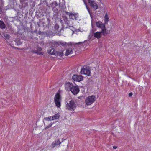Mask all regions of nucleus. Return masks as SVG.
<instances>
[{
	"instance_id": "obj_1",
	"label": "nucleus",
	"mask_w": 151,
	"mask_h": 151,
	"mask_svg": "<svg viewBox=\"0 0 151 151\" xmlns=\"http://www.w3.org/2000/svg\"><path fill=\"white\" fill-rule=\"evenodd\" d=\"M105 23L104 24L100 21L96 22V25L97 27L101 28L103 32V35H105L108 33V32L106 31Z\"/></svg>"
},
{
	"instance_id": "obj_2",
	"label": "nucleus",
	"mask_w": 151,
	"mask_h": 151,
	"mask_svg": "<svg viewBox=\"0 0 151 151\" xmlns=\"http://www.w3.org/2000/svg\"><path fill=\"white\" fill-rule=\"evenodd\" d=\"M48 53L51 55H55L56 56H63V50L55 51L53 48H50L48 50Z\"/></svg>"
},
{
	"instance_id": "obj_3",
	"label": "nucleus",
	"mask_w": 151,
	"mask_h": 151,
	"mask_svg": "<svg viewBox=\"0 0 151 151\" xmlns=\"http://www.w3.org/2000/svg\"><path fill=\"white\" fill-rule=\"evenodd\" d=\"M76 107V105L74 101L72 100L69 101V103H67L66 105V109L69 110L74 111Z\"/></svg>"
},
{
	"instance_id": "obj_4",
	"label": "nucleus",
	"mask_w": 151,
	"mask_h": 151,
	"mask_svg": "<svg viewBox=\"0 0 151 151\" xmlns=\"http://www.w3.org/2000/svg\"><path fill=\"white\" fill-rule=\"evenodd\" d=\"M95 96L92 95L87 97L86 99L85 102L87 105H90L93 104L95 101Z\"/></svg>"
},
{
	"instance_id": "obj_5",
	"label": "nucleus",
	"mask_w": 151,
	"mask_h": 151,
	"mask_svg": "<svg viewBox=\"0 0 151 151\" xmlns=\"http://www.w3.org/2000/svg\"><path fill=\"white\" fill-rule=\"evenodd\" d=\"M91 69L89 66H83L81 69V74L87 75L90 76L91 73Z\"/></svg>"
},
{
	"instance_id": "obj_6",
	"label": "nucleus",
	"mask_w": 151,
	"mask_h": 151,
	"mask_svg": "<svg viewBox=\"0 0 151 151\" xmlns=\"http://www.w3.org/2000/svg\"><path fill=\"white\" fill-rule=\"evenodd\" d=\"M83 76L81 75L74 74L72 77V79L74 81L80 82L83 80Z\"/></svg>"
},
{
	"instance_id": "obj_7",
	"label": "nucleus",
	"mask_w": 151,
	"mask_h": 151,
	"mask_svg": "<svg viewBox=\"0 0 151 151\" xmlns=\"http://www.w3.org/2000/svg\"><path fill=\"white\" fill-rule=\"evenodd\" d=\"M88 3L90 6L95 10H96L98 9L97 5L94 1L91 0H88Z\"/></svg>"
},
{
	"instance_id": "obj_8",
	"label": "nucleus",
	"mask_w": 151,
	"mask_h": 151,
	"mask_svg": "<svg viewBox=\"0 0 151 151\" xmlns=\"http://www.w3.org/2000/svg\"><path fill=\"white\" fill-rule=\"evenodd\" d=\"M54 45L56 47L59 46L60 45H61L62 46L64 47H67V46H68V44L65 42H54Z\"/></svg>"
},
{
	"instance_id": "obj_9",
	"label": "nucleus",
	"mask_w": 151,
	"mask_h": 151,
	"mask_svg": "<svg viewBox=\"0 0 151 151\" xmlns=\"http://www.w3.org/2000/svg\"><path fill=\"white\" fill-rule=\"evenodd\" d=\"M70 91L74 95H76L78 93L80 90L77 86H74L73 85V87L71 88Z\"/></svg>"
},
{
	"instance_id": "obj_10",
	"label": "nucleus",
	"mask_w": 151,
	"mask_h": 151,
	"mask_svg": "<svg viewBox=\"0 0 151 151\" xmlns=\"http://www.w3.org/2000/svg\"><path fill=\"white\" fill-rule=\"evenodd\" d=\"M20 4L22 5V11H23L25 8L28 6V0H19Z\"/></svg>"
},
{
	"instance_id": "obj_11",
	"label": "nucleus",
	"mask_w": 151,
	"mask_h": 151,
	"mask_svg": "<svg viewBox=\"0 0 151 151\" xmlns=\"http://www.w3.org/2000/svg\"><path fill=\"white\" fill-rule=\"evenodd\" d=\"M73 85L70 82H66L65 85V89L66 90H70L71 88L73 87Z\"/></svg>"
},
{
	"instance_id": "obj_12",
	"label": "nucleus",
	"mask_w": 151,
	"mask_h": 151,
	"mask_svg": "<svg viewBox=\"0 0 151 151\" xmlns=\"http://www.w3.org/2000/svg\"><path fill=\"white\" fill-rule=\"evenodd\" d=\"M61 101V96L60 94V92L58 91L54 98V101Z\"/></svg>"
},
{
	"instance_id": "obj_13",
	"label": "nucleus",
	"mask_w": 151,
	"mask_h": 151,
	"mask_svg": "<svg viewBox=\"0 0 151 151\" xmlns=\"http://www.w3.org/2000/svg\"><path fill=\"white\" fill-rule=\"evenodd\" d=\"M14 42H15V45H19L22 44V41H21L20 38H15L14 40Z\"/></svg>"
},
{
	"instance_id": "obj_14",
	"label": "nucleus",
	"mask_w": 151,
	"mask_h": 151,
	"mask_svg": "<svg viewBox=\"0 0 151 151\" xmlns=\"http://www.w3.org/2000/svg\"><path fill=\"white\" fill-rule=\"evenodd\" d=\"M102 34H103L102 31L97 32L94 33V36L95 37L99 39L101 37Z\"/></svg>"
},
{
	"instance_id": "obj_15",
	"label": "nucleus",
	"mask_w": 151,
	"mask_h": 151,
	"mask_svg": "<svg viewBox=\"0 0 151 151\" xmlns=\"http://www.w3.org/2000/svg\"><path fill=\"white\" fill-rule=\"evenodd\" d=\"M65 12L67 14H69L70 17H71L70 18L71 19L73 20H74V19H75L76 20H77V17H76L75 15H74L73 13H69L68 12Z\"/></svg>"
},
{
	"instance_id": "obj_16",
	"label": "nucleus",
	"mask_w": 151,
	"mask_h": 151,
	"mask_svg": "<svg viewBox=\"0 0 151 151\" xmlns=\"http://www.w3.org/2000/svg\"><path fill=\"white\" fill-rule=\"evenodd\" d=\"M61 143V142L59 141V140H57L54 141L52 143V145L53 148H54L56 146L60 145Z\"/></svg>"
},
{
	"instance_id": "obj_17",
	"label": "nucleus",
	"mask_w": 151,
	"mask_h": 151,
	"mask_svg": "<svg viewBox=\"0 0 151 151\" xmlns=\"http://www.w3.org/2000/svg\"><path fill=\"white\" fill-rule=\"evenodd\" d=\"M86 0H83V1L84 2V4H85L86 7V8L90 15V16L91 18H92L93 17V16L92 15V11H90V9L88 7L87 4V2L86 1Z\"/></svg>"
},
{
	"instance_id": "obj_18",
	"label": "nucleus",
	"mask_w": 151,
	"mask_h": 151,
	"mask_svg": "<svg viewBox=\"0 0 151 151\" xmlns=\"http://www.w3.org/2000/svg\"><path fill=\"white\" fill-rule=\"evenodd\" d=\"M1 36L4 39L9 40L10 37L9 34L5 33H2Z\"/></svg>"
},
{
	"instance_id": "obj_19",
	"label": "nucleus",
	"mask_w": 151,
	"mask_h": 151,
	"mask_svg": "<svg viewBox=\"0 0 151 151\" xmlns=\"http://www.w3.org/2000/svg\"><path fill=\"white\" fill-rule=\"evenodd\" d=\"M29 31L27 32V36L29 38L33 39L34 37L33 32L32 31H30V30L29 29Z\"/></svg>"
},
{
	"instance_id": "obj_20",
	"label": "nucleus",
	"mask_w": 151,
	"mask_h": 151,
	"mask_svg": "<svg viewBox=\"0 0 151 151\" xmlns=\"http://www.w3.org/2000/svg\"><path fill=\"white\" fill-rule=\"evenodd\" d=\"M51 6L53 8V9L55 10L56 7L58 6V4L56 1L52 2L50 4Z\"/></svg>"
},
{
	"instance_id": "obj_21",
	"label": "nucleus",
	"mask_w": 151,
	"mask_h": 151,
	"mask_svg": "<svg viewBox=\"0 0 151 151\" xmlns=\"http://www.w3.org/2000/svg\"><path fill=\"white\" fill-rule=\"evenodd\" d=\"M52 120H53L55 119H57L59 118L60 116V115L59 113L55 114L54 115L51 116Z\"/></svg>"
},
{
	"instance_id": "obj_22",
	"label": "nucleus",
	"mask_w": 151,
	"mask_h": 151,
	"mask_svg": "<svg viewBox=\"0 0 151 151\" xmlns=\"http://www.w3.org/2000/svg\"><path fill=\"white\" fill-rule=\"evenodd\" d=\"M5 28L6 25L4 22L3 21L0 20V28L2 29H4Z\"/></svg>"
},
{
	"instance_id": "obj_23",
	"label": "nucleus",
	"mask_w": 151,
	"mask_h": 151,
	"mask_svg": "<svg viewBox=\"0 0 151 151\" xmlns=\"http://www.w3.org/2000/svg\"><path fill=\"white\" fill-rule=\"evenodd\" d=\"M73 53V50L72 48L68 49H67L65 55L68 56L69 54Z\"/></svg>"
},
{
	"instance_id": "obj_24",
	"label": "nucleus",
	"mask_w": 151,
	"mask_h": 151,
	"mask_svg": "<svg viewBox=\"0 0 151 151\" xmlns=\"http://www.w3.org/2000/svg\"><path fill=\"white\" fill-rule=\"evenodd\" d=\"M104 23L106 24H107L109 20V17L107 13L105 14L104 16Z\"/></svg>"
},
{
	"instance_id": "obj_25",
	"label": "nucleus",
	"mask_w": 151,
	"mask_h": 151,
	"mask_svg": "<svg viewBox=\"0 0 151 151\" xmlns=\"http://www.w3.org/2000/svg\"><path fill=\"white\" fill-rule=\"evenodd\" d=\"M24 29H19L17 32V33L19 35V36H22L23 35V33H24Z\"/></svg>"
},
{
	"instance_id": "obj_26",
	"label": "nucleus",
	"mask_w": 151,
	"mask_h": 151,
	"mask_svg": "<svg viewBox=\"0 0 151 151\" xmlns=\"http://www.w3.org/2000/svg\"><path fill=\"white\" fill-rule=\"evenodd\" d=\"M54 101L55 103L56 106L58 108L60 107L61 106V103L60 101Z\"/></svg>"
},
{
	"instance_id": "obj_27",
	"label": "nucleus",
	"mask_w": 151,
	"mask_h": 151,
	"mask_svg": "<svg viewBox=\"0 0 151 151\" xmlns=\"http://www.w3.org/2000/svg\"><path fill=\"white\" fill-rule=\"evenodd\" d=\"M48 24H46L45 26L49 27L51 26V23L52 22H50V19L48 18L47 19Z\"/></svg>"
},
{
	"instance_id": "obj_28",
	"label": "nucleus",
	"mask_w": 151,
	"mask_h": 151,
	"mask_svg": "<svg viewBox=\"0 0 151 151\" xmlns=\"http://www.w3.org/2000/svg\"><path fill=\"white\" fill-rule=\"evenodd\" d=\"M65 22L67 25V27H66V28H70V27H72V26L69 25V24H70V21L68 20V19Z\"/></svg>"
},
{
	"instance_id": "obj_29",
	"label": "nucleus",
	"mask_w": 151,
	"mask_h": 151,
	"mask_svg": "<svg viewBox=\"0 0 151 151\" xmlns=\"http://www.w3.org/2000/svg\"><path fill=\"white\" fill-rule=\"evenodd\" d=\"M7 27L8 28L9 30L11 32L13 31V28H12L11 25L9 24H7Z\"/></svg>"
},
{
	"instance_id": "obj_30",
	"label": "nucleus",
	"mask_w": 151,
	"mask_h": 151,
	"mask_svg": "<svg viewBox=\"0 0 151 151\" xmlns=\"http://www.w3.org/2000/svg\"><path fill=\"white\" fill-rule=\"evenodd\" d=\"M5 12L4 9H3L0 6V14H2L3 15L5 14Z\"/></svg>"
},
{
	"instance_id": "obj_31",
	"label": "nucleus",
	"mask_w": 151,
	"mask_h": 151,
	"mask_svg": "<svg viewBox=\"0 0 151 151\" xmlns=\"http://www.w3.org/2000/svg\"><path fill=\"white\" fill-rule=\"evenodd\" d=\"M35 2L34 1H31L30 3V6L31 8L34 7L35 5Z\"/></svg>"
},
{
	"instance_id": "obj_32",
	"label": "nucleus",
	"mask_w": 151,
	"mask_h": 151,
	"mask_svg": "<svg viewBox=\"0 0 151 151\" xmlns=\"http://www.w3.org/2000/svg\"><path fill=\"white\" fill-rule=\"evenodd\" d=\"M33 53H35L37 54L40 55L41 54V52H38L37 50H34L32 51Z\"/></svg>"
},
{
	"instance_id": "obj_33",
	"label": "nucleus",
	"mask_w": 151,
	"mask_h": 151,
	"mask_svg": "<svg viewBox=\"0 0 151 151\" xmlns=\"http://www.w3.org/2000/svg\"><path fill=\"white\" fill-rule=\"evenodd\" d=\"M62 17L63 19V20L64 21V22H65L67 20H68V19L67 18V17L65 16H62Z\"/></svg>"
},
{
	"instance_id": "obj_34",
	"label": "nucleus",
	"mask_w": 151,
	"mask_h": 151,
	"mask_svg": "<svg viewBox=\"0 0 151 151\" xmlns=\"http://www.w3.org/2000/svg\"><path fill=\"white\" fill-rule=\"evenodd\" d=\"M44 119L46 121H48L52 120V116L44 118Z\"/></svg>"
},
{
	"instance_id": "obj_35",
	"label": "nucleus",
	"mask_w": 151,
	"mask_h": 151,
	"mask_svg": "<svg viewBox=\"0 0 151 151\" xmlns=\"http://www.w3.org/2000/svg\"><path fill=\"white\" fill-rule=\"evenodd\" d=\"M52 124V123H50L49 125L45 127V129L46 130L48 129V128L51 127Z\"/></svg>"
},
{
	"instance_id": "obj_36",
	"label": "nucleus",
	"mask_w": 151,
	"mask_h": 151,
	"mask_svg": "<svg viewBox=\"0 0 151 151\" xmlns=\"http://www.w3.org/2000/svg\"><path fill=\"white\" fill-rule=\"evenodd\" d=\"M54 28L56 30H58L59 28V26L58 24H56L54 26Z\"/></svg>"
},
{
	"instance_id": "obj_37",
	"label": "nucleus",
	"mask_w": 151,
	"mask_h": 151,
	"mask_svg": "<svg viewBox=\"0 0 151 151\" xmlns=\"http://www.w3.org/2000/svg\"><path fill=\"white\" fill-rule=\"evenodd\" d=\"M42 21L41 19H39V21L37 22V24L38 27L40 26V24H41V22H42Z\"/></svg>"
},
{
	"instance_id": "obj_38",
	"label": "nucleus",
	"mask_w": 151,
	"mask_h": 151,
	"mask_svg": "<svg viewBox=\"0 0 151 151\" xmlns=\"http://www.w3.org/2000/svg\"><path fill=\"white\" fill-rule=\"evenodd\" d=\"M37 48L38 51H41L42 50V49L40 47H39L38 46H37Z\"/></svg>"
},
{
	"instance_id": "obj_39",
	"label": "nucleus",
	"mask_w": 151,
	"mask_h": 151,
	"mask_svg": "<svg viewBox=\"0 0 151 151\" xmlns=\"http://www.w3.org/2000/svg\"><path fill=\"white\" fill-rule=\"evenodd\" d=\"M87 41H85L83 43H82L81 42H80L79 43H77L76 44L77 45H81L82 44V45H83L84 43H85L86 42H87Z\"/></svg>"
},
{
	"instance_id": "obj_40",
	"label": "nucleus",
	"mask_w": 151,
	"mask_h": 151,
	"mask_svg": "<svg viewBox=\"0 0 151 151\" xmlns=\"http://www.w3.org/2000/svg\"><path fill=\"white\" fill-rule=\"evenodd\" d=\"M37 34H39V35H42L43 34V33L41 31H39L37 32Z\"/></svg>"
},
{
	"instance_id": "obj_41",
	"label": "nucleus",
	"mask_w": 151,
	"mask_h": 151,
	"mask_svg": "<svg viewBox=\"0 0 151 151\" xmlns=\"http://www.w3.org/2000/svg\"><path fill=\"white\" fill-rule=\"evenodd\" d=\"M41 24H42L43 25V27H44L45 26V23L43 21H42V22H41Z\"/></svg>"
},
{
	"instance_id": "obj_42",
	"label": "nucleus",
	"mask_w": 151,
	"mask_h": 151,
	"mask_svg": "<svg viewBox=\"0 0 151 151\" xmlns=\"http://www.w3.org/2000/svg\"><path fill=\"white\" fill-rule=\"evenodd\" d=\"M133 95V93L132 92H130L129 94V97H131Z\"/></svg>"
},
{
	"instance_id": "obj_43",
	"label": "nucleus",
	"mask_w": 151,
	"mask_h": 151,
	"mask_svg": "<svg viewBox=\"0 0 151 151\" xmlns=\"http://www.w3.org/2000/svg\"><path fill=\"white\" fill-rule=\"evenodd\" d=\"M117 148V146H114L113 147V148L114 149H116Z\"/></svg>"
},
{
	"instance_id": "obj_44",
	"label": "nucleus",
	"mask_w": 151,
	"mask_h": 151,
	"mask_svg": "<svg viewBox=\"0 0 151 151\" xmlns=\"http://www.w3.org/2000/svg\"><path fill=\"white\" fill-rule=\"evenodd\" d=\"M33 32L35 33L36 34H37V30H34V31H33Z\"/></svg>"
},
{
	"instance_id": "obj_45",
	"label": "nucleus",
	"mask_w": 151,
	"mask_h": 151,
	"mask_svg": "<svg viewBox=\"0 0 151 151\" xmlns=\"http://www.w3.org/2000/svg\"><path fill=\"white\" fill-rule=\"evenodd\" d=\"M10 2H14V0H9Z\"/></svg>"
},
{
	"instance_id": "obj_46",
	"label": "nucleus",
	"mask_w": 151,
	"mask_h": 151,
	"mask_svg": "<svg viewBox=\"0 0 151 151\" xmlns=\"http://www.w3.org/2000/svg\"><path fill=\"white\" fill-rule=\"evenodd\" d=\"M11 46L12 47H13L15 48V49H18V48L17 47H15L14 46H12V45H11Z\"/></svg>"
},
{
	"instance_id": "obj_47",
	"label": "nucleus",
	"mask_w": 151,
	"mask_h": 151,
	"mask_svg": "<svg viewBox=\"0 0 151 151\" xmlns=\"http://www.w3.org/2000/svg\"><path fill=\"white\" fill-rule=\"evenodd\" d=\"M60 22L62 24H63V21L61 19H60Z\"/></svg>"
},
{
	"instance_id": "obj_48",
	"label": "nucleus",
	"mask_w": 151,
	"mask_h": 151,
	"mask_svg": "<svg viewBox=\"0 0 151 151\" xmlns=\"http://www.w3.org/2000/svg\"><path fill=\"white\" fill-rule=\"evenodd\" d=\"M63 28H64V27L63 26V27L60 30H63Z\"/></svg>"
},
{
	"instance_id": "obj_49",
	"label": "nucleus",
	"mask_w": 151,
	"mask_h": 151,
	"mask_svg": "<svg viewBox=\"0 0 151 151\" xmlns=\"http://www.w3.org/2000/svg\"><path fill=\"white\" fill-rule=\"evenodd\" d=\"M25 14H26H26H28V11H27V12H25Z\"/></svg>"
},
{
	"instance_id": "obj_50",
	"label": "nucleus",
	"mask_w": 151,
	"mask_h": 151,
	"mask_svg": "<svg viewBox=\"0 0 151 151\" xmlns=\"http://www.w3.org/2000/svg\"><path fill=\"white\" fill-rule=\"evenodd\" d=\"M95 31V30H93V32H94V31Z\"/></svg>"
},
{
	"instance_id": "obj_51",
	"label": "nucleus",
	"mask_w": 151,
	"mask_h": 151,
	"mask_svg": "<svg viewBox=\"0 0 151 151\" xmlns=\"http://www.w3.org/2000/svg\"><path fill=\"white\" fill-rule=\"evenodd\" d=\"M56 9L57 10V11H58V9Z\"/></svg>"
}]
</instances>
